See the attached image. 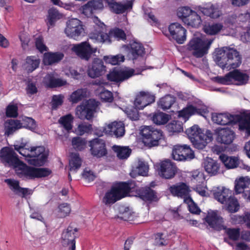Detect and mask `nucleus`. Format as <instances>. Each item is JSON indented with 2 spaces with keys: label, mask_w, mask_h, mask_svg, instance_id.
Returning a JSON list of instances; mask_svg holds the SVG:
<instances>
[{
  "label": "nucleus",
  "mask_w": 250,
  "mask_h": 250,
  "mask_svg": "<svg viewBox=\"0 0 250 250\" xmlns=\"http://www.w3.org/2000/svg\"><path fill=\"white\" fill-rule=\"evenodd\" d=\"M1 162L5 165L13 167L18 176L21 178L32 179L48 176L51 171L46 168L28 167L20 161L13 148L3 147L0 152Z\"/></svg>",
  "instance_id": "nucleus-1"
},
{
  "label": "nucleus",
  "mask_w": 250,
  "mask_h": 250,
  "mask_svg": "<svg viewBox=\"0 0 250 250\" xmlns=\"http://www.w3.org/2000/svg\"><path fill=\"white\" fill-rule=\"evenodd\" d=\"M213 58L216 63L223 69H234L241 63L239 53L236 49L228 47L216 49Z\"/></svg>",
  "instance_id": "nucleus-2"
},
{
  "label": "nucleus",
  "mask_w": 250,
  "mask_h": 250,
  "mask_svg": "<svg viewBox=\"0 0 250 250\" xmlns=\"http://www.w3.org/2000/svg\"><path fill=\"white\" fill-rule=\"evenodd\" d=\"M15 149L25 157L28 163L32 165L41 166L47 160L48 151L42 146L28 147L25 144L14 145Z\"/></svg>",
  "instance_id": "nucleus-3"
},
{
  "label": "nucleus",
  "mask_w": 250,
  "mask_h": 250,
  "mask_svg": "<svg viewBox=\"0 0 250 250\" xmlns=\"http://www.w3.org/2000/svg\"><path fill=\"white\" fill-rule=\"evenodd\" d=\"M93 21L100 28L99 31L91 33L90 35V38L92 40L101 42L110 43L112 37L117 39V40H125L126 39V35L124 31L120 29L116 28L111 30L110 35H108L104 32L105 25L101 22L97 17L93 18Z\"/></svg>",
  "instance_id": "nucleus-4"
},
{
  "label": "nucleus",
  "mask_w": 250,
  "mask_h": 250,
  "mask_svg": "<svg viewBox=\"0 0 250 250\" xmlns=\"http://www.w3.org/2000/svg\"><path fill=\"white\" fill-rule=\"evenodd\" d=\"M212 121L219 125H227L230 124H239V127L242 129H246L250 134V115L247 116L244 120H241L240 116L232 115L228 113H216L212 114Z\"/></svg>",
  "instance_id": "nucleus-5"
},
{
  "label": "nucleus",
  "mask_w": 250,
  "mask_h": 250,
  "mask_svg": "<svg viewBox=\"0 0 250 250\" xmlns=\"http://www.w3.org/2000/svg\"><path fill=\"white\" fill-rule=\"evenodd\" d=\"M133 187L132 183L123 182L117 184L105 193L102 202L106 206H110L125 197Z\"/></svg>",
  "instance_id": "nucleus-6"
},
{
  "label": "nucleus",
  "mask_w": 250,
  "mask_h": 250,
  "mask_svg": "<svg viewBox=\"0 0 250 250\" xmlns=\"http://www.w3.org/2000/svg\"><path fill=\"white\" fill-rule=\"evenodd\" d=\"M213 40L194 35L187 44V49L196 58H201L208 53Z\"/></svg>",
  "instance_id": "nucleus-7"
},
{
  "label": "nucleus",
  "mask_w": 250,
  "mask_h": 250,
  "mask_svg": "<svg viewBox=\"0 0 250 250\" xmlns=\"http://www.w3.org/2000/svg\"><path fill=\"white\" fill-rule=\"evenodd\" d=\"M177 14L179 18L188 26L196 28L201 24L202 20L200 16L189 7L179 8Z\"/></svg>",
  "instance_id": "nucleus-8"
},
{
  "label": "nucleus",
  "mask_w": 250,
  "mask_h": 250,
  "mask_svg": "<svg viewBox=\"0 0 250 250\" xmlns=\"http://www.w3.org/2000/svg\"><path fill=\"white\" fill-rule=\"evenodd\" d=\"M216 81L220 84H229L236 83L237 85L246 84L249 79V76L246 73L238 70H234L227 74L224 77L217 76L215 78Z\"/></svg>",
  "instance_id": "nucleus-9"
},
{
  "label": "nucleus",
  "mask_w": 250,
  "mask_h": 250,
  "mask_svg": "<svg viewBox=\"0 0 250 250\" xmlns=\"http://www.w3.org/2000/svg\"><path fill=\"white\" fill-rule=\"evenodd\" d=\"M141 134L143 144L149 148L158 146V141L162 135L160 130L151 126H143L141 129Z\"/></svg>",
  "instance_id": "nucleus-10"
},
{
  "label": "nucleus",
  "mask_w": 250,
  "mask_h": 250,
  "mask_svg": "<svg viewBox=\"0 0 250 250\" xmlns=\"http://www.w3.org/2000/svg\"><path fill=\"white\" fill-rule=\"evenodd\" d=\"M98 105V102L93 99L83 101L76 107V115L80 119L90 120L93 118Z\"/></svg>",
  "instance_id": "nucleus-11"
},
{
  "label": "nucleus",
  "mask_w": 250,
  "mask_h": 250,
  "mask_svg": "<svg viewBox=\"0 0 250 250\" xmlns=\"http://www.w3.org/2000/svg\"><path fill=\"white\" fill-rule=\"evenodd\" d=\"M84 32L82 21L77 18H72L68 20L66 23L64 33L71 39L79 40Z\"/></svg>",
  "instance_id": "nucleus-12"
},
{
  "label": "nucleus",
  "mask_w": 250,
  "mask_h": 250,
  "mask_svg": "<svg viewBox=\"0 0 250 250\" xmlns=\"http://www.w3.org/2000/svg\"><path fill=\"white\" fill-rule=\"evenodd\" d=\"M102 132L101 133H97L99 136H103L104 134L110 136H114L117 138L121 137L125 134V125L122 122H113L106 124L102 127Z\"/></svg>",
  "instance_id": "nucleus-13"
},
{
  "label": "nucleus",
  "mask_w": 250,
  "mask_h": 250,
  "mask_svg": "<svg viewBox=\"0 0 250 250\" xmlns=\"http://www.w3.org/2000/svg\"><path fill=\"white\" fill-rule=\"evenodd\" d=\"M77 231V228L70 225L62 234V243L64 247H67L69 250H75V238Z\"/></svg>",
  "instance_id": "nucleus-14"
},
{
  "label": "nucleus",
  "mask_w": 250,
  "mask_h": 250,
  "mask_svg": "<svg viewBox=\"0 0 250 250\" xmlns=\"http://www.w3.org/2000/svg\"><path fill=\"white\" fill-rule=\"evenodd\" d=\"M96 48L91 47L90 44L84 42L75 44L72 48V50L81 59L88 61L93 53L97 51Z\"/></svg>",
  "instance_id": "nucleus-15"
},
{
  "label": "nucleus",
  "mask_w": 250,
  "mask_h": 250,
  "mask_svg": "<svg viewBox=\"0 0 250 250\" xmlns=\"http://www.w3.org/2000/svg\"><path fill=\"white\" fill-rule=\"evenodd\" d=\"M140 72L135 73L134 69L131 68L115 69L107 76L108 80L115 82H121L125 81L134 74H139Z\"/></svg>",
  "instance_id": "nucleus-16"
},
{
  "label": "nucleus",
  "mask_w": 250,
  "mask_h": 250,
  "mask_svg": "<svg viewBox=\"0 0 250 250\" xmlns=\"http://www.w3.org/2000/svg\"><path fill=\"white\" fill-rule=\"evenodd\" d=\"M194 153L188 145H176L172 153V158L176 161L191 160L194 158Z\"/></svg>",
  "instance_id": "nucleus-17"
},
{
  "label": "nucleus",
  "mask_w": 250,
  "mask_h": 250,
  "mask_svg": "<svg viewBox=\"0 0 250 250\" xmlns=\"http://www.w3.org/2000/svg\"><path fill=\"white\" fill-rule=\"evenodd\" d=\"M90 152L92 155L97 158L104 156L107 154L105 143L99 138L94 139L89 142Z\"/></svg>",
  "instance_id": "nucleus-18"
},
{
  "label": "nucleus",
  "mask_w": 250,
  "mask_h": 250,
  "mask_svg": "<svg viewBox=\"0 0 250 250\" xmlns=\"http://www.w3.org/2000/svg\"><path fill=\"white\" fill-rule=\"evenodd\" d=\"M176 167L169 160L163 161L157 166L159 175L165 179L173 178L176 173Z\"/></svg>",
  "instance_id": "nucleus-19"
},
{
  "label": "nucleus",
  "mask_w": 250,
  "mask_h": 250,
  "mask_svg": "<svg viewBox=\"0 0 250 250\" xmlns=\"http://www.w3.org/2000/svg\"><path fill=\"white\" fill-rule=\"evenodd\" d=\"M170 36L178 43L182 44L186 40V30L180 23L174 22L168 27Z\"/></svg>",
  "instance_id": "nucleus-20"
},
{
  "label": "nucleus",
  "mask_w": 250,
  "mask_h": 250,
  "mask_svg": "<svg viewBox=\"0 0 250 250\" xmlns=\"http://www.w3.org/2000/svg\"><path fill=\"white\" fill-rule=\"evenodd\" d=\"M106 67L104 65L103 61L100 59L96 58L93 60L91 64L88 66L87 74L90 77L95 78L104 75Z\"/></svg>",
  "instance_id": "nucleus-21"
},
{
  "label": "nucleus",
  "mask_w": 250,
  "mask_h": 250,
  "mask_svg": "<svg viewBox=\"0 0 250 250\" xmlns=\"http://www.w3.org/2000/svg\"><path fill=\"white\" fill-rule=\"evenodd\" d=\"M155 98L153 95L148 92H140L134 101V106L138 109H143L146 106L153 103Z\"/></svg>",
  "instance_id": "nucleus-22"
},
{
  "label": "nucleus",
  "mask_w": 250,
  "mask_h": 250,
  "mask_svg": "<svg viewBox=\"0 0 250 250\" xmlns=\"http://www.w3.org/2000/svg\"><path fill=\"white\" fill-rule=\"evenodd\" d=\"M104 4L101 0H91L81 7L82 13L89 17L97 11L102 10Z\"/></svg>",
  "instance_id": "nucleus-23"
},
{
  "label": "nucleus",
  "mask_w": 250,
  "mask_h": 250,
  "mask_svg": "<svg viewBox=\"0 0 250 250\" xmlns=\"http://www.w3.org/2000/svg\"><path fill=\"white\" fill-rule=\"evenodd\" d=\"M206 221L212 228L216 229H221L223 228V219L217 210L208 211L205 218Z\"/></svg>",
  "instance_id": "nucleus-24"
},
{
  "label": "nucleus",
  "mask_w": 250,
  "mask_h": 250,
  "mask_svg": "<svg viewBox=\"0 0 250 250\" xmlns=\"http://www.w3.org/2000/svg\"><path fill=\"white\" fill-rule=\"evenodd\" d=\"M110 8L117 14L123 13L127 10H130L132 7V1L122 3L115 2V0H106Z\"/></svg>",
  "instance_id": "nucleus-25"
},
{
  "label": "nucleus",
  "mask_w": 250,
  "mask_h": 250,
  "mask_svg": "<svg viewBox=\"0 0 250 250\" xmlns=\"http://www.w3.org/2000/svg\"><path fill=\"white\" fill-rule=\"evenodd\" d=\"M200 10L204 15L212 19H217L222 14L219 6L216 4H209L206 7H201Z\"/></svg>",
  "instance_id": "nucleus-26"
},
{
  "label": "nucleus",
  "mask_w": 250,
  "mask_h": 250,
  "mask_svg": "<svg viewBox=\"0 0 250 250\" xmlns=\"http://www.w3.org/2000/svg\"><path fill=\"white\" fill-rule=\"evenodd\" d=\"M212 133L211 131L208 130L204 136L195 138V139L191 140V142L195 148L198 149H203L208 143L212 141Z\"/></svg>",
  "instance_id": "nucleus-27"
},
{
  "label": "nucleus",
  "mask_w": 250,
  "mask_h": 250,
  "mask_svg": "<svg viewBox=\"0 0 250 250\" xmlns=\"http://www.w3.org/2000/svg\"><path fill=\"white\" fill-rule=\"evenodd\" d=\"M234 139V132L229 129H221L218 131L217 141L224 144H229Z\"/></svg>",
  "instance_id": "nucleus-28"
},
{
  "label": "nucleus",
  "mask_w": 250,
  "mask_h": 250,
  "mask_svg": "<svg viewBox=\"0 0 250 250\" xmlns=\"http://www.w3.org/2000/svg\"><path fill=\"white\" fill-rule=\"evenodd\" d=\"M4 182L9 185L10 189L17 194L25 196L31 193V190L21 188L19 186V182L17 180L8 179H5Z\"/></svg>",
  "instance_id": "nucleus-29"
},
{
  "label": "nucleus",
  "mask_w": 250,
  "mask_h": 250,
  "mask_svg": "<svg viewBox=\"0 0 250 250\" xmlns=\"http://www.w3.org/2000/svg\"><path fill=\"white\" fill-rule=\"evenodd\" d=\"M21 121L10 119L5 122L4 124V134L9 136L13 134L17 130L21 128Z\"/></svg>",
  "instance_id": "nucleus-30"
},
{
  "label": "nucleus",
  "mask_w": 250,
  "mask_h": 250,
  "mask_svg": "<svg viewBox=\"0 0 250 250\" xmlns=\"http://www.w3.org/2000/svg\"><path fill=\"white\" fill-rule=\"evenodd\" d=\"M203 166L205 170L209 174L215 175L218 172V164L210 158H206L204 161Z\"/></svg>",
  "instance_id": "nucleus-31"
},
{
  "label": "nucleus",
  "mask_w": 250,
  "mask_h": 250,
  "mask_svg": "<svg viewBox=\"0 0 250 250\" xmlns=\"http://www.w3.org/2000/svg\"><path fill=\"white\" fill-rule=\"evenodd\" d=\"M63 57L62 53H45L43 55V63L44 65H51L60 61Z\"/></svg>",
  "instance_id": "nucleus-32"
},
{
  "label": "nucleus",
  "mask_w": 250,
  "mask_h": 250,
  "mask_svg": "<svg viewBox=\"0 0 250 250\" xmlns=\"http://www.w3.org/2000/svg\"><path fill=\"white\" fill-rule=\"evenodd\" d=\"M43 83L46 86L49 87L61 86L66 84V81L61 79H55L51 74H48L44 77Z\"/></svg>",
  "instance_id": "nucleus-33"
},
{
  "label": "nucleus",
  "mask_w": 250,
  "mask_h": 250,
  "mask_svg": "<svg viewBox=\"0 0 250 250\" xmlns=\"http://www.w3.org/2000/svg\"><path fill=\"white\" fill-rule=\"evenodd\" d=\"M169 190L173 195L184 198L188 195L189 191L188 187L184 183L170 187Z\"/></svg>",
  "instance_id": "nucleus-34"
},
{
  "label": "nucleus",
  "mask_w": 250,
  "mask_h": 250,
  "mask_svg": "<svg viewBox=\"0 0 250 250\" xmlns=\"http://www.w3.org/2000/svg\"><path fill=\"white\" fill-rule=\"evenodd\" d=\"M213 195L215 199L218 202L225 204L228 198L231 195V192L228 188H222V189L214 192Z\"/></svg>",
  "instance_id": "nucleus-35"
},
{
  "label": "nucleus",
  "mask_w": 250,
  "mask_h": 250,
  "mask_svg": "<svg viewBox=\"0 0 250 250\" xmlns=\"http://www.w3.org/2000/svg\"><path fill=\"white\" fill-rule=\"evenodd\" d=\"M219 158L228 168H234L237 167L239 159L236 157L228 156L225 154L220 155Z\"/></svg>",
  "instance_id": "nucleus-36"
},
{
  "label": "nucleus",
  "mask_w": 250,
  "mask_h": 250,
  "mask_svg": "<svg viewBox=\"0 0 250 250\" xmlns=\"http://www.w3.org/2000/svg\"><path fill=\"white\" fill-rule=\"evenodd\" d=\"M138 195L144 201H154L157 199L155 191L148 187L140 189Z\"/></svg>",
  "instance_id": "nucleus-37"
},
{
  "label": "nucleus",
  "mask_w": 250,
  "mask_h": 250,
  "mask_svg": "<svg viewBox=\"0 0 250 250\" xmlns=\"http://www.w3.org/2000/svg\"><path fill=\"white\" fill-rule=\"evenodd\" d=\"M250 184V178L248 177H241L235 180V191L236 194L244 193V189Z\"/></svg>",
  "instance_id": "nucleus-38"
},
{
  "label": "nucleus",
  "mask_w": 250,
  "mask_h": 250,
  "mask_svg": "<svg viewBox=\"0 0 250 250\" xmlns=\"http://www.w3.org/2000/svg\"><path fill=\"white\" fill-rule=\"evenodd\" d=\"M40 63V60L37 57L29 56L26 59L24 67L28 72H32L39 67Z\"/></svg>",
  "instance_id": "nucleus-39"
},
{
  "label": "nucleus",
  "mask_w": 250,
  "mask_h": 250,
  "mask_svg": "<svg viewBox=\"0 0 250 250\" xmlns=\"http://www.w3.org/2000/svg\"><path fill=\"white\" fill-rule=\"evenodd\" d=\"M144 53V48L140 42H134L130 44V53L133 60L142 56Z\"/></svg>",
  "instance_id": "nucleus-40"
},
{
  "label": "nucleus",
  "mask_w": 250,
  "mask_h": 250,
  "mask_svg": "<svg viewBox=\"0 0 250 250\" xmlns=\"http://www.w3.org/2000/svg\"><path fill=\"white\" fill-rule=\"evenodd\" d=\"M175 102V98L173 96L168 95L159 100L158 102V105L159 107L165 110L170 108Z\"/></svg>",
  "instance_id": "nucleus-41"
},
{
  "label": "nucleus",
  "mask_w": 250,
  "mask_h": 250,
  "mask_svg": "<svg viewBox=\"0 0 250 250\" xmlns=\"http://www.w3.org/2000/svg\"><path fill=\"white\" fill-rule=\"evenodd\" d=\"M82 163V161L78 153H71L69 160V170L70 171H76L81 167Z\"/></svg>",
  "instance_id": "nucleus-42"
},
{
  "label": "nucleus",
  "mask_w": 250,
  "mask_h": 250,
  "mask_svg": "<svg viewBox=\"0 0 250 250\" xmlns=\"http://www.w3.org/2000/svg\"><path fill=\"white\" fill-rule=\"evenodd\" d=\"M223 28L221 23H214L205 25L204 27V32L210 35H214L218 34Z\"/></svg>",
  "instance_id": "nucleus-43"
},
{
  "label": "nucleus",
  "mask_w": 250,
  "mask_h": 250,
  "mask_svg": "<svg viewBox=\"0 0 250 250\" xmlns=\"http://www.w3.org/2000/svg\"><path fill=\"white\" fill-rule=\"evenodd\" d=\"M186 132L190 141L195 139V138L201 137V136H204L205 135L197 125H194L187 129Z\"/></svg>",
  "instance_id": "nucleus-44"
},
{
  "label": "nucleus",
  "mask_w": 250,
  "mask_h": 250,
  "mask_svg": "<svg viewBox=\"0 0 250 250\" xmlns=\"http://www.w3.org/2000/svg\"><path fill=\"white\" fill-rule=\"evenodd\" d=\"M112 149L116 153L117 157L120 159H126L131 153V149L126 146H113Z\"/></svg>",
  "instance_id": "nucleus-45"
},
{
  "label": "nucleus",
  "mask_w": 250,
  "mask_h": 250,
  "mask_svg": "<svg viewBox=\"0 0 250 250\" xmlns=\"http://www.w3.org/2000/svg\"><path fill=\"white\" fill-rule=\"evenodd\" d=\"M62 15L54 8H51L48 11L47 23L49 26L54 24L57 20L62 18Z\"/></svg>",
  "instance_id": "nucleus-46"
},
{
  "label": "nucleus",
  "mask_w": 250,
  "mask_h": 250,
  "mask_svg": "<svg viewBox=\"0 0 250 250\" xmlns=\"http://www.w3.org/2000/svg\"><path fill=\"white\" fill-rule=\"evenodd\" d=\"M170 116L163 112L155 113L152 117V121L156 125H161L166 124L170 119Z\"/></svg>",
  "instance_id": "nucleus-47"
},
{
  "label": "nucleus",
  "mask_w": 250,
  "mask_h": 250,
  "mask_svg": "<svg viewBox=\"0 0 250 250\" xmlns=\"http://www.w3.org/2000/svg\"><path fill=\"white\" fill-rule=\"evenodd\" d=\"M197 112V109L192 105H189L178 112V116L186 122L192 115Z\"/></svg>",
  "instance_id": "nucleus-48"
},
{
  "label": "nucleus",
  "mask_w": 250,
  "mask_h": 250,
  "mask_svg": "<svg viewBox=\"0 0 250 250\" xmlns=\"http://www.w3.org/2000/svg\"><path fill=\"white\" fill-rule=\"evenodd\" d=\"M87 95L86 89H79L74 91L70 97V101L73 103H77Z\"/></svg>",
  "instance_id": "nucleus-49"
},
{
  "label": "nucleus",
  "mask_w": 250,
  "mask_h": 250,
  "mask_svg": "<svg viewBox=\"0 0 250 250\" xmlns=\"http://www.w3.org/2000/svg\"><path fill=\"white\" fill-rule=\"evenodd\" d=\"M225 205L227 206V209L229 212H235L239 209L240 205L238 200L234 197L231 196V195L228 198Z\"/></svg>",
  "instance_id": "nucleus-50"
},
{
  "label": "nucleus",
  "mask_w": 250,
  "mask_h": 250,
  "mask_svg": "<svg viewBox=\"0 0 250 250\" xmlns=\"http://www.w3.org/2000/svg\"><path fill=\"white\" fill-rule=\"evenodd\" d=\"M103 59L106 63L112 65H117L125 61V57L122 54H118L115 56H105L104 57Z\"/></svg>",
  "instance_id": "nucleus-51"
},
{
  "label": "nucleus",
  "mask_w": 250,
  "mask_h": 250,
  "mask_svg": "<svg viewBox=\"0 0 250 250\" xmlns=\"http://www.w3.org/2000/svg\"><path fill=\"white\" fill-rule=\"evenodd\" d=\"M86 141L85 139L80 137H74L72 139V145L77 150H82L86 146Z\"/></svg>",
  "instance_id": "nucleus-52"
},
{
  "label": "nucleus",
  "mask_w": 250,
  "mask_h": 250,
  "mask_svg": "<svg viewBox=\"0 0 250 250\" xmlns=\"http://www.w3.org/2000/svg\"><path fill=\"white\" fill-rule=\"evenodd\" d=\"M73 120V116L69 114L60 118L59 122L66 130L69 131L72 128Z\"/></svg>",
  "instance_id": "nucleus-53"
},
{
  "label": "nucleus",
  "mask_w": 250,
  "mask_h": 250,
  "mask_svg": "<svg viewBox=\"0 0 250 250\" xmlns=\"http://www.w3.org/2000/svg\"><path fill=\"white\" fill-rule=\"evenodd\" d=\"M191 180V182L196 185L205 183V177L204 173L198 170H195L192 172Z\"/></svg>",
  "instance_id": "nucleus-54"
},
{
  "label": "nucleus",
  "mask_w": 250,
  "mask_h": 250,
  "mask_svg": "<svg viewBox=\"0 0 250 250\" xmlns=\"http://www.w3.org/2000/svg\"><path fill=\"white\" fill-rule=\"evenodd\" d=\"M71 211L70 205L66 203H63L59 205L58 213L60 217H65L69 215Z\"/></svg>",
  "instance_id": "nucleus-55"
},
{
  "label": "nucleus",
  "mask_w": 250,
  "mask_h": 250,
  "mask_svg": "<svg viewBox=\"0 0 250 250\" xmlns=\"http://www.w3.org/2000/svg\"><path fill=\"white\" fill-rule=\"evenodd\" d=\"M92 130V125L86 123H82L79 124L75 129V133L79 135H83L85 133H89Z\"/></svg>",
  "instance_id": "nucleus-56"
},
{
  "label": "nucleus",
  "mask_w": 250,
  "mask_h": 250,
  "mask_svg": "<svg viewBox=\"0 0 250 250\" xmlns=\"http://www.w3.org/2000/svg\"><path fill=\"white\" fill-rule=\"evenodd\" d=\"M225 232L229 238L233 241L238 240L240 235L238 228H227L225 229Z\"/></svg>",
  "instance_id": "nucleus-57"
},
{
  "label": "nucleus",
  "mask_w": 250,
  "mask_h": 250,
  "mask_svg": "<svg viewBox=\"0 0 250 250\" xmlns=\"http://www.w3.org/2000/svg\"><path fill=\"white\" fill-rule=\"evenodd\" d=\"M21 124L22 125V127H25L28 128L31 130H34L36 128V125L35 121L29 117H24L22 119V121H21Z\"/></svg>",
  "instance_id": "nucleus-58"
},
{
  "label": "nucleus",
  "mask_w": 250,
  "mask_h": 250,
  "mask_svg": "<svg viewBox=\"0 0 250 250\" xmlns=\"http://www.w3.org/2000/svg\"><path fill=\"white\" fill-rule=\"evenodd\" d=\"M167 130L171 132H180L183 130L182 125L180 122L173 121L167 125Z\"/></svg>",
  "instance_id": "nucleus-59"
},
{
  "label": "nucleus",
  "mask_w": 250,
  "mask_h": 250,
  "mask_svg": "<svg viewBox=\"0 0 250 250\" xmlns=\"http://www.w3.org/2000/svg\"><path fill=\"white\" fill-rule=\"evenodd\" d=\"M232 219L235 221V223H241L244 222L247 226L250 229V212L247 213L243 217L241 216H234Z\"/></svg>",
  "instance_id": "nucleus-60"
},
{
  "label": "nucleus",
  "mask_w": 250,
  "mask_h": 250,
  "mask_svg": "<svg viewBox=\"0 0 250 250\" xmlns=\"http://www.w3.org/2000/svg\"><path fill=\"white\" fill-rule=\"evenodd\" d=\"M136 170L139 175L144 176L146 174L148 170V167L144 161L139 160L136 167Z\"/></svg>",
  "instance_id": "nucleus-61"
},
{
  "label": "nucleus",
  "mask_w": 250,
  "mask_h": 250,
  "mask_svg": "<svg viewBox=\"0 0 250 250\" xmlns=\"http://www.w3.org/2000/svg\"><path fill=\"white\" fill-rule=\"evenodd\" d=\"M155 243L162 246L167 244V236L163 233H158L155 236Z\"/></svg>",
  "instance_id": "nucleus-62"
},
{
  "label": "nucleus",
  "mask_w": 250,
  "mask_h": 250,
  "mask_svg": "<svg viewBox=\"0 0 250 250\" xmlns=\"http://www.w3.org/2000/svg\"><path fill=\"white\" fill-rule=\"evenodd\" d=\"M207 189V187L206 183L196 185V186L194 188V190L203 197L207 196L208 195V193L206 191Z\"/></svg>",
  "instance_id": "nucleus-63"
},
{
  "label": "nucleus",
  "mask_w": 250,
  "mask_h": 250,
  "mask_svg": "<svg viewBox=\"0 0 250 250\" xmlns=\"http://www.w3.org/2000/svg\"><path fill=\"white\" fill-rule=\"evenodd\" d=\"M6 115L10 117H16L18 115V106L16 104H10L6 109Z\"/></svg>",
  "instance_id": "nucleus-64"
}]
</instances>
